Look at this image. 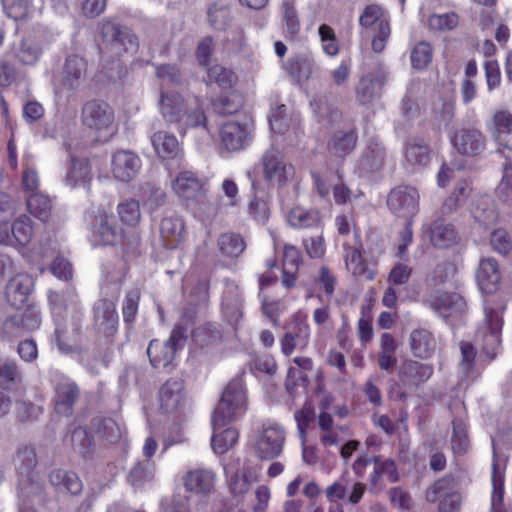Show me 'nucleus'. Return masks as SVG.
<instances>
[{"label": "nucleus", "mask_w": 512, "mask_h": 512, "mask_svg": "<svg viewBox=\"0 0 512 512\" xmlns=\"http://www.w3.org/2000/svg\"><path fill=\"white\" fill-rule=\"evenodd\" d=\"M452 437L451 446L454 453L458 455L465 454L470 446V441L467 433L465 422L460 418H455L452 421Z\"/></svg>", "instance_id": "52"}, {"label": "nucleus", "mask_w": 512, "mask_h": 512, "mask_svg": "<svg viewBox=\"0 0 512 512\" xmlns=\"http://www.w3.org/2000/svg\"><path fill=\"white\" fill-rule=\"evenodd\" d=\"M474 220L484 227L494 224L498 213L494 201L489 196L479 197L471 209Z\"/></svg>", "instance_id": "39"}, {"label": "nucleus", "mask_w": 512, "mask_h": 512, "mask_svg": "<svg viewBox=\"0 0 512 512\" xmlns=\"http://www.w3.org/2000/svg\"><path fill=\"white\" fill-rule=\"evenodd\" d=\"M494 123L497 143L512 151V114L508 111H498L494 115Z\"/></svg>", "instance_id": "44"}, {"label": "nucleus", "mask_w": 512, "mask_h": 512, "mask_svg": "<svg viewBox=\"0 0 512 512\" xmlns=\"http://www.w3.org/2000/svg\"><path fill=\"white\" fill-rule=\"evenodd\" d=\"M141 168L140 158L132 151L119 150L112 156L113 176L122 182L133 180Z\"/></svg>", "instance_id": "17"}, {"label": "nucleus", "mask_w": 512, "mask_h": 512, "mask_svg": "<svg viewBox=\"0 0 512 512\" xmlns=\"http://www.w3.org/2000/svg\"><path fill=\"white\" fill-rule=\"evenodd\" d=\"M386 160L385 147L376 141L370 142L363 150L357 168L361 174H371L381 170Z\"/></svg>", "instance_id": "27"}, {"label": "nucleus", "mask_w": 512, "mask_h": 512, "mask_svg": "<svg viewBox=\"0 0 512 512\" xmlns=\"http://www.w3.org/2000/svg\"><path fill=\"white\" fill-rule=\"evenodd\" d=\"M154 468L149 460L137 462L128 472L127 481L135 489L143 487L152 481Z\"/></svg>", "instance_id": "47"}, {"label": "nucleus", "mask_w": 512, "mask_h": 512, "mask_svg": "<svg viewBox=\"0 0 512 512\" xmlns=\"http://www.w3.org/2000/svg\"><path fill=\"white\" fill-rule=\"evenodd\" d=\"M295 3L296 0H282L281 2V11L286 27V34L290 39L295 38L300 31V21Z\"/></svg>", "instance_id": "51"}, {"label": "nucleus", "mask_w": 512, "mask_h": 512, "mask_svg": "<svg viewBox=\"0 0 512 512\" xmlns=\"http://www.w3.org/2000/svg\"><path fill=\"white\" fill-rule=\"evenodd\" d=\"M345 264L347 269L356 277H363L367 280L374 278V273L368 269L365 259L356 247L345 246Z\"/></svg>", "instance_id": "41"}, {"label": "nucleus", "mask_w": 512, "mask_h": 512, "mask_svg": "<svg viewBox=\"0 0 512 512\" xmlns=\"http://www.w3.org/2000/svg\"><path fill=\"white\" fill-rule=\"evenodd\" d=\"M284 443L285 431L282 427L278 425L263 426L256 437L254 451L258 458L272 460L281 454Z\"/></svg>", "instance_id": "10"}, {"label": "nucleus", "mask_w": 512, "mask_h": 512, "mask_svg": "<svg viewBox=\"0 0 512 512\" xmlns=\"http://www.w3.org/2000/svg\"><path fill=\"white\" fill-rule=\"evenodd\" d=\"M77 328L74 326L68 327L67 325H62L61 323H57L55 329V340L58 346V349L63 353H70L73 350V343L75 341V334Z\"/></svg>", "instance_id": "59"}, {"label": "nucleus", "mask_w": 512, "mask_h": 512, "mask_svg": "<svg viewBox=\"0 0 512 512\" xmlns=\"http://www.w3.org/2000/svg\"><path fill=\"white\" fill-rule=\"evenodd\" d=\"M173 191L185 200H200L205 196L202 180L192 171H182L172 181Z\"/></svg>", "instance_id": "20"}, {"label": "nucleus", "mask_w": 512, "mask_h": 512, "mask_svg": "<svg viewBox=\"0 0 512 512\" xmlns=\"http://www.w3.org/2000/svg\"><path fill=\"white\" fill-rule=\"evenodd\" d=\"M207 118L198 98L186 100L185 110L177 126L179 133L184 134L188 128L206 127Z\"/></svg>", "instance_id": "30"}, {"label": "nucleus", "mask_w": 512, "mask_h": 512, "mask_svg": "<svg viewBox=\"0 0 512 512\" xmlns=\"http://www.w3.org/2000/svg\"><path fill=\"white\" fill-rule=\"evenodd\" d=\"M492 486L491 509L493 512H502L504 499V473L500 470L499 465L496 462H494L492 466Z\"/></svg>", "instance_id": "53"}, {"label": "nucleus", "mask_w": 512, "mask_h": 512, "mask_svg": "<svg viewBox=\"0 0 512 512\" xmlns=\"http://www.w3.org/2000/svg\"><path fill=\"white\" fill-rule=\"evenodd\" d=\"M425 498L430 503L439 502V512L460 511L461 495L452 474H446L430 485L425 492Z\"/></svg>", "instance_id": "7"}, {"label": "nucleus", "mask_w": 512, "mask_h": 512, "mask_svg": "<svg viewBox=\"0 0 512 512\" xmlns=\"http://www.w3.org/2000/svg\"><path fill=\"white\" fill-rule=\"evenodd\" d=\"M27 209L34 217L45 222L51 214V199L40 192L31 193L27 199Z\"/></svg>", "instance_id": "48"}, {"label": "nucleus", "mask_w": 512, "mask_h": 512, "mask_svg": "<svg viewBox=\"0 0 512 512\" xmlns=\"http://www.w3.org/2000/svg\"><path fill=\"white\" fill-rule=\"evenodd\" d=\"M503 320L499 311L492 308L485 309V323L475 335L476 342H480V357L485 356L490 362L496 358L501 349L500 334Z\"/></svg>", "instance_id": "5"}, {"label": "nucleus", "mask_w": 512, "mask_h": 512, "mask_svg": "<svg viewBox=\"0 0 512 512\" xmlns=\"http://www.w3.org/2000/svg\"><path fill=\"white\" fill-rule=\"evenodd\" d=\"M235 80V74L221 65H213L207 70V84L215 83L223 90L230 89Z\"/></svg>", "instance_id": "54"}, {"label": "nucleus", "mask_w": 512, "mask_h": 512, "mask_svg": "<svg viewBox=\"0 0 512 512\" xmlns=\"http://www.w3.org/2000/svg\"><path fill=\"white\" fill-rule=\"evenodd\" d=\"M432 150L422 138H412L404 146V167L416 172L427 167L431 161Z\"/></svg>", "instance_id": "16"}, {"label": "nucleus", "mask_w": 512, "mask_h": 512, "mask_svg": "<svg viewBox=\"0 0 512 512\" xmlns=\"http://www.w3.org/2000/svg\"><path fill=\"white\" fill-rule=\"evenodd\" d=\"M289 122L287 107L284 104L272 108L269 116V124L274 133L284 134L288 130Z\"/></svg>", "instance_id": "61"}, {"label": "nucleus", "mask_w": 512, "mask_h": 512, "mask_svg": "<svg viewBox=\"0 0 512 512\" xmlns=\"http://www.w3.org/2000/svg\"><path fill=\"white\" fill-rule=\"evenodd\" d=\"M185 102L186 99L179 94H161L159 101L160 111L168 124H175L178 126L185 110Z\"/></svg>", "instance_id": "33"}, {"label": "nucleus", "mask_w": 512, "mask_h": 512, "mask_svg": "<svg viewBox=\"0 0 512 512\" xmlns=\"http://www.w3.org/2000/svg\"><path fill=\"white\" fill-rule=\"evenodd\" d=\"M221 427H214V433L211 439V446L215 453L224 454L232 448L238 441L239 433L235 428H227L222 432H217Z\"/></svg>", "instance_id": "49"}, {"label": "nucleus", "mask_w": 512, "mask_h": 512, "mask_svg": "<svg viewBox=\"0 0 512 512\" xmlns=\"http://www.w3.org/2000/svg\"><path fill=\"white\" fill-rule=\"evenodd\" d=\"M287 334H291L301 346H308L310 341V326L307 323V316L302 312L293 314L286 326Z\"/></svg>", "instance_id": "46"}, {"label": "nucleus", "mask_w": 512, "mask_h": 512, "mask_svg": "<svg viewBox=\"0 0 512 512\" xmlns=\"http://www.w3.org/2000/svg\"><path fill=\"white\" fill-rule=\"evenodd\" d=\"M433 371L431 364L415 360L404 361L398 371L399 389L392 390L391 394L396 400L405 401L410 392L415 391L430 379Z\"/></svg>", "instance_id": "3"}, {"label": "nucleus", "mask_w": 512, "mask_h": 512, "mask_svg": "<svg viewBox=\"0 0 512 512\" xmlns=\"http://www.w3.org/2000/svg\"><path fill=\"white\" fill-rule=\"evenodd\" d=\"M413 68L421 70L428 66L432 60V48L427 42H419L411 51Z\"/></svg>", "instance_id": "62"}, {"label": "nucleus", "mask_w": 512, "mask_h": 512, "mask_svg": "<svg viewBox=\"0 0 512 512\" xmlns=\"http://www.w3.org/2000/svg\"><path fill=\"white\" fill-rule=\"evenodd\" d=\"M87 70V62L84 58L77 55L67 57L63 69V82L71 89L79 86L80 80L85 76Z\"/></svg>", "instance_id": "38"}, {"label": "nucleus", "mask_w": 512, "mask_h": 512, "mask_svg": "<svg viewBox=\"0 0 512 512\" xmlns=\"http://www.w3.org/2000/svg\"><path fill=\"white\" fill-rule=\"evenodd\" d=\"M118 215L121 222L128 226H136L141 219L139 202L134 199L125 200L118 204Z\"/></svg>", "instance_id": "57"}, {"label": "nucleus", "mask_w": 512, "mask_h": 512, "mask_svg": "<svg viewBox=\"0 0 512 512\" xmlns=\"http://www.w3.org/2000/svg\"><path fill=\"white\" fill-rule=\"evenodd\" d=\"M93 312L94 322L98 330L106 336L114 335L119 322L116 303L106 298L99 299L94 304Z\"/></svg>", "instance_id": "18"}, {"label": "nucleus", "mask_w": 512, "mask_h": 512, "mask_svg": "<svg viewBox=\"0 0 512 512\" xmlns=\"http://www.w3.org/2000/svg\"><path fill=\"white\" fill-rule=\"evenodd\" d=\"M19 506L31 508H46L50 499L44 490V485L36 476L19 478Z\"/></svg>", "instance_id": "15"}, {"label": "nucleus", "mask_w": 512, "mask_h": 512, "mask_svg": "<svg viewBox=\"0 0 512 512\" xmlns=\"http://www.w3.org/2000/svg\"><path fill=\"white\" fill-rule=\"evenodd\" d=\"M34 281L28 274H17L6 285L5 296L8 303L16 308H22L32 292Z\"/></svg>", "instance_id": "22"}, {"label": "nucleus", "mask_w": 512, "mask_h": 512, "mask_svg": "<svg viewBox=\"0 0 512 512\" xmlns=\"http://www.w3.org/2000/svg\"><path fill=\"white\" fill-rule=\"evenodd\" d=\"M10 232L12 236V241L16 240V242H18L22 246L27 245L32 239L33 235L31 219L25 215L19 217L10 226Z\"/></svg>", "instance_id": "56"}, {"label": "nucleus", "mask_w": 512, "mask_h": 512, "mask_svg": "<svg viewBox=\"0 0 512 512\" xmlns=\"http://www.w3.org/2000/svg\"><path fill=\"white\" fill-rule=\"evenodd\" d=\"M373 464L374 469L369 477L370 491L379 493L384 490L385 484L382 481L384 475L391 483H396L399 480V473L394 460L373 456Z\"/></svg>", "instance_id": "26"}, {"label": "nucleus", "mask_w": 512, "mask_h": 512, "mask_svg": "<svg viewBox=\"0 0 512 512\" xmlns=\"http://www.w3.org/2000/svg\"><path fill=\"white\" fill-rule=\"evenodd\" d=\"M226 476L229 478V489L235 496H243L246 494L252 483V468L243 466L239 468L229 464L225 467Z\"/></svg>", "instance_id": "31"}, {"label": "nucleus", "mask_w": 512, "mask_h": 512, "mask_svg": "<svg viewBox=\"0 0 512 512\" xmlns=\"http://www.w3.org/2000/svg\"><path fill=\"white\" fill-rule=\"evenodd\" d=\"M410 347L416 357L425 359L434 353L436 341L430 331L426 329H416L411 332Z\"/></svg>", "instance_id": "35"}, {"label": "nucleus", "mask_w": 512, "mask_h": 512, "mask_svg": "<svg viewBox=\"0 0 512 512\" xmlns=\"http://www.w3.org/2000/svg\"><path fill=\"white\" fill-rule=\"evenodd\" d=\"M92 179L91 167L87 159L71 160V167L66 174L65 182L71 187H86Z\"/></svg>", "instance_id": "40"}, {"label": "nucleus", "mask_w": 512, "mask_h": 512, "mask_svg": "<svg viewBox=\"0 0 512 512\" xmlns=\"http://www.w3.org/2000/svg\"><path fill=\"white\" fill-rule=\"evenodd\" d=\"M21 379L22 373L15 361L5 360L0 364V386L8 387Z\"/></svg>", "instance_id": "63"}, {"label": "nucleus", "mask_w": 512, "mask_h": 512, "mask_svg": "<svg viewBox=\"0 0 512 512\" xmlns=\"http://www.w3.org/2000/svg\"><path fill=\"white\" fill-rule=\"evenodd\" d=\"M356 143L357 135L354 131H337L329 141L328 147L336 156L344 157L355 149Z\"/></svg>", "instance_id": "45"}, {"label": "nucleus", "mask_w": 512, "mask_h": 512, "mask_svg": "<svg viewBox=\"0 0 512 512\" xmlns=\"http://www.w3.org/2000/svg\"><path fill=\"white\" fill-rule=\"evenodd\" d=\"M184 221L177 215H169L160 222V236L167 249L176 248L183 240Z\"/></svg>", "instance_id": "29"}, {"label": "nucleus", "mask_w": 512, "mask_h": 512, "mask_svg": "<svg viewBox=\"0 0 512 512\" xmlns=\"http://www.w3.org/2000/svg\"><path fill=\"white\" fill-rule=\"evenodd\" d=\"M425 303L444 319L460 317L466 310V301L455 292L437 291Z\"/></svg>", "instance_id": "13"}, {"label": "nucleus", "mask_w": 512, "mask_h": 512, "mask_svg": "<svg viewBox=\"0 0 512 512\" xmlns=\"http://www.w3.org/2000/svg\"><path fill=\"white\" fill-rule=\"evenodd\" d=\"M479 288L486 294L495 293L500 286L501 274L499 264L492 257L482 258L476 273Z\"/></svg>", "instance_id": "25"}, {"label": "nucleus", "mask_w": 512, "mask_h": 512, "mask_svg": "<svg viewBox=\"0 0 512 512\" xmlns=\"http://www.w3.org/2000/svg\"><path fill=\"white\" fill-rule=\"evenodd\" d=\"M40 322L39 311L30 306L22 313L7 316L0 324V336L4 340L11 341L37 329Z\"/></svg>", "instance_id": "9"}, {"label": "nucleus", "mask_w": 512, "mask_h": 512, "mask_svg": "<svg viewBox=\"0 0 512 512\" xmlns=\"http://www.w3.org/2000/svg\"><path fill=\"white\" fill-rule=\"evenodd\" d=\"M83 124L97 133H112L114 112L110 105L104 101L91 100L82 108Z\"/></svg>", "instance_id": "11"}, {"label": "nucleus", "mask_w": 512, "mask_h": 512, "mask_svg": "<svg viewBox=\"0 0 512 512\" xmlns=\"http://www.w3.org/2000/svg\"><path fill=\"white\" fill-rule=\"evenodd\" d=\"M186 333L187 329L184 326L177 325L167 341L152 340L147 348L151 365L154 368L167 367L174 359L176 351L184 346Z\"/></svg>", "instance_id": "8"}, {"label": "nucleus", "mask_w": 512, "mask_h": 512, "mask_svg": "<svg viewBox=\"0 0 512 512\" xmlns=\"http://www.w3.org/2000/svg\"><path fill=\"white\" fill-rule=\"evenodd\" d=\"M429 237L433 246L445 249L457 243L458 233L452 224L438 218L430 226Z\"/></svg>", "instance_id": "32"}, {"label": "nucleus", "mask_w": 512, "mask_h": 512, "mask_svg": "<svg viewBox=\"0 0 512 512\" xmlns=\"http://www.w3.org/2000/svg\"><path fill=\"white\" fill-rule=\"evenodd\" d=\"M16 470L19 478L36 476L34 469L37 465V456L35 448L32 446H22L18 449L14 458Z\"/></svg>", "instance_id": "43"}, {"label": "nucleus", "mask_w": 512, "mask_h": 512, "mask_svg": "<svg viewBox=\"0 0 512 512\" xmlns=\"http://www.w3.org/2000/svg\"><path fill=\"white\" fill-rule=\"evenodd\" d=\"M452 143L460 154L476 156L484 151L486 139L478 129L464 128L455 133Z\"/></svg>", "instance_id": "21"}, {"label": "nucleus", "mask_w": 512, "mask_h": 512, "mask_svg": "<svg viewBox=\"0 0 512 512\" xmlns=\"http://www.w3.org/2000/svg\"><path fill=\"white\" fill-rule=\"evenodd\" d=\"M388 79L389 72L382 63H376L370 70L364 72L355 86L357 103L370 106L378 101L382 97Z\"/></svg>", "instance_id": "4"}, {"label": "nucleus", "mask_w": 512, "mask_h": 512, "mask_svg": "<svg viewBox=\"0 0 512 512\" xmlns=\"http://www.w3.org/2000/svg\"><path fill=\"white\" fill-rule=\"evenodd\" d=\"M287 220L295 228L317 227L321 222L318 210L306 209L301 206L293 207L288 212Z\"/></svg>", "instance_id": "42"}, {"label": "nucleus", "mask_w": 512, "mask_h": 512, "mask_svg": "<svg viewBox=\"0 0 512 512\" xmlns=\"http://www.w3.org/2000/svg\"><path fill=\"white\" fill-rule=\"evenodd\" d=\"M318 34L322 43L323 51L329 56L337 55L340 47L332 27L327 24H322L318 28Z\"/></svg>", "instance_id": "60"}, {"label": "nucleus", "mask_w": 512, "mask_h": 512, "mask_svg": "<svg viewBox=\"0 0 512 512\" xmlns=\"http://www.w3.org/2000/svg\"><path fill=\"white\" fill-rule=\"evenodd\" d=\"M217 246L223 257L236 259L246 249V242L240 233L229 231L219 235Z\"/></svg>", "instance_id": "36"}, {"label": "nucleus", "mask_w": 512, "mask_h": 512, "mask_svg": "<svg viewBox=\"0 0 512 512\" xmlns=\"http://www.w3.org/2000/svg\"><path fill=\"white\" fill-rule=\"evenodd\" d=\"M315 68V63L312 60L296 57L290 58L285 64V70L297 82L307 80Z\"/></svg>", "instance_id": "50"}, {"label": "nucleus", "mask_w": 512, "mask_h": 512, "mask_svg": "<svg viewBox=\"0 0 512 512\" xmlns=\"http://www.w3.org/2000/svg\"><path fill=\"white\" fill-rule=\"evenodd\" d=\"M419 193L409 186L393 189L387 199L389 209L398 216L406 219H413L419 208Z\"/></svg>", "instance_id": "12"}, {"label": "nucleus", "mask_w": 512, "mask_h": 512, "mask_svg": "<svg viewBox=\"0 0 512 512\" xmlns=\"http://www.w3.org/2000/svg\"><path fill=\"white\" fill-rule=\"evenodd\" d=\"M220 139L226 150L237 152L249 146L253 139V127L247 123L225 122L220 130Z\"/></svg>", "instance_id": "14"}, {"label": "nucleus", "mask_w": 512, "mask_h": 512, "mask_svg": "<svg viewBox=\"0 0 512 512\" xmlns=\"http://www.w3.org/2000/svg\"><path fill=\"white\" fill-rule=\"evenodd\" d=\"M92 232L94 241L101 245H115L122 238V229L113 215L99 213L95 216Z\"/></svg>", "instance_id": "19"}, {"label": "nucleus", "mask_w": 512, "mask_h": 512, "mask_svg": "<svg viewBox=\"0 0 512 512\" xmlns=\"http://www.w3.org/2000/svg\"><path fill=\"white\" fill-rule=\"evenodd\" d=\"M208 22L216 30H224L230 22L229 8L225 4L213 3L207 12Z\"/></svg>", "instance_id": "58"}, {"label": "nucleus", "mask_w": 512, "mask_h": 512, "mask_svg": "<svg viewBox=\"0 0 512 512\" xmlns=\"http://www.w3.org/2000/svg\"><path fill=\"white\" fill-rule=\"evenodd\" d=\"M151 143L157 154L165 159H174L180 154L177 138L166 131H158L151 136Z\"/></svg>", "instance_id": "37"}, {"label": "nucleus", "mask_w": 512, "mask_h": 512, "mask_svg": "<svg viewBox=\"0 0 512 512\" xmlns=\"http://www.w3.org/2000/svg\"><path fill=\"white\" fill-rule=\"evenodd\" d=\"M247 409V396L241 376L233 378L225 387L221 399L214 409L212 425L224 427L239 419Z\"/></svg>", "instance_id": "1"}, {"label": "nucleus", "mask_w": 512, "mask_h": 512, "mask_svg": "<svg viewBox=\"0 0 512 512\" xmlns=\"http://www.w3.org/2000/svg\"><path fill=\"white\" fill-rule=\"evenodd\" d=\"M49 481L59 491L78 495L83 488L82 482L75 472L55 469L49 474Z\"/></svg>", "instance_id": "34"}, {"label": "nucleus", "mask_w": 512, "mask_h": 512, "mask_svg": "<svg viewBox=\"0 0 512 512\" xmlns=\"http://www.w3.org/2000/svg\"><path fill=\"white\" fill-rule=\"evenodd\" d=\"M496 193L501 201L512 205V165H505L504 174Z\"/></svg>", "instance_id": "64"}, {"label": "nucleus", "mask_w": 512, "mask_h": 512, "mask_svg": "<svg viewBox=\"0 0 512 512\" xmlns=\"http://www.w3.org/2000/svg\"><path fill=\"white\" fill-rule=\"evenodd\" d=\"M259 165L266 182L284 187L294 176V166L285 158L283 152L275 147L267 149L261 156Z\"/></svg>", "instance_id": "6"}, {"label": "nucleus", "mask_w": 512, "mask_h": 512, "mask_svg": "<svg viewBox=\"0 0 512 512\" xmlns=\"http://www.w3.org/2000/svg\"><path fill=\"white\" fill-rule=\"evenodd\" d=\"M70 441L73 449L82 457L86 458L91 454L93 439L86 428L81 426L74 428L71 432Z\"/></svg>", "instance_id": "55"}, {"label": "nucleus", "mask_w": 512, "mask_h": 512, "mask_svg": "<svg viewBox=\"0 0 512 512\" xmlns=\"http://www.w3.org/2000/svg\"><path fill=\"white\" fill-rule=\"evenodd\" d=\"M80 390L75 382L64 381L55 387L54 411L56 414L69 417L74 412V405L78 401Z\"/></svg>", "instance_id": "23"}, {"label": "nucleus", "mask_w": 512, "mask_h": 512, "mask_svg": "<svg viewBox=\"0 0 512 512\" xmlns=\"http://www.w3.org/2000/svg\"><path fill=\"white\" fill-rule=\"evenodd\" d=\"M184 383L180 379L167 380L159 390L160 408L165 413L175 412L183 399Z\"/></svg>", "instance_id": "28"}, {"label": "nucleus", "mask_w": 512, "mask_h": 512, "mask_svg": "<svg viewBox=\"0 0 512 512\" xmlns=\"http://www.w3.org/2000/svg\"><path fill=\"white\" fill-rule=\"evenodd\" d=\"M183 482L187 491L206 496L214 492L216 475L210 469L196 468L184 475Z\"/></svg>", "instance_id": "24"}, {"label": "nucleus", "mask_w": 512, "mask_h": 512, "mask_svg": "<svg viewBox=\"0 0 512 512\" xmlns=\"http://www.w3.org/2000/svg\"><path fill=\"white\" fill-rule=\"evenodd\" d=\"M98 32L104 41L103 53L111 58L133 54L139 47L137 36L127 26L104 18L98 23Z\"/></svg>", "instance_id": "2"}]
</instances>
